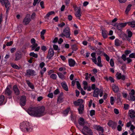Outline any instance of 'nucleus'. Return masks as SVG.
I'll list each match as a JSON object with an SVG mask.
<instances>
[{
    "label": "nucleus",
    "instance_id": "6",
    "mask_svg": "<svg viewBox=\"0 0 135 135\" xmlns=\"http://www.w3.org/2000/svg\"><path fill=\"white\" fill-rule=\"evenodd\" d=\"M45 65V63L43 62H41L39 64V67L41 69L40 72V74L41 75V78L43 77V74L46 71V68L45 67L43 68Z\"/></svg>",
    "mask_w": 135,
    "mask_h": 135
},
{
    "label": "nucleus",
    "instance_id": "48",
    "mask_svg": "<svg viewBox=\"0 0 135 135\" xmlns=\"http://www.w3.org/2000/svg\"><path fill=\"white\" fill-rule=\"evenodd\" d=\"M114 98L113 97H111L110 98V103L111 105H113L114 104Z\"/></svg>",
    "mask_w": 135,
    "mask_h": 135
},
{
    "label": "nucleus",
    "instance_id": "40",
    "mask_svg": "<svg viewBox=\"0 0 135 135\" xmlns=\"http://www.w3.org/2000/svg\"><path fill=\"white\" fill-rule=\"evenodd\" d=\"M53 46L54 49L55 50L57 51L58 52L60 51V49L58 47V46L56 45H54Z\"/></svg>",
    "mask_w": 135,
    "mask_h": 135
},
{
    "label": "nucleus",
    "instance_id": "49",
    "mask_svg": "<svg viewBox=\"0 0 135 135\" xmlns=\"http://www.w3.org/2000/svg\"><path fill=\"white\" fill-rule=\"evenodd\" d=\"M129 57L130 58H135V53H132L130 54L129 55Z\"/></svg>",
    "mask_w": 135,
    "mask_h": 135
},
{
    "label": "nucleus",
    "instance_id": "60",
    "mask_svg": "<svg viewBox=\"0 0 135 135\" xmlns=\"http://www.w3.org/2000/svg\"><path fill=\"white\" fill-rule=\"evenodd\" d=\"M16 49L15 47L12 48L10 49V52L11 53H13L15 51Z\"/></svg>",
    "mask_w": 135,
    "mask_h": 135
},
{
    "label": "nucleus",
    "instance_id": "35",
    "mask_svg": "<svg viewBox=\"0 0 135 135\" xmlns=\"http://www.w3.org/2000/svg\"><path fill=\"white\" fill-rule=\"evenodd\" d=\"M132 5L131 4H129L127 7L126 10H125V13L126 14H127L129 11L131 9V6Z\"/></svg>",
    "mask_w": 135,
    "mask_h": 135
},
{
    "label": "nucleus",
    "instance_id": "62",
    "mask_svg": "<svg viewBox=\"0 0 135 135\" xmlns=\"http://www.w3.org/2000/svg\"><path fill=\"white\" fill-rule=\"evenodd\" d=\"M109 80L111 82H113L114 83V80L113 79V78H112L111 76H109Z\"/></svg>",
    "mask_w": 135,
    "mask_h": 135
},
{
    "label": "nucleus",
    "instance_id": "16",
    "mask_svg": "<svg viewBox=\"0 0 135 135\" xmlns=\"http://www.w3.org/2000/svg\"><path fill=\"white\" fill-rule=\"evenodd\" d=\"M83 102V100L81 99L78 100L74 102L73 103L76 106L81 105Z\"/></svg>",
    "mask_w": 135,
    "mask_h": 135
},
{
    "label": "nucleus",
    "instance_id": "15",
    "mask_svg": "<svg viewBox=\"0 0 135 135\" xmlns=\"http://www.w3.org/2000/svg\"><path fill=\"white\" fill-rule=\"evenodd\" d=\"M127 24V23H119L117 26V28L118 30H121L123 28L125 27Z\"/></svg>",
    "mask_w": 135,
    "mask_h": 135
},
{
    "label": "nucleus",
    "instance_id": "39",
    "mask_svg": "<svg viewBox=\"0 0 135 135\" xmlns=\"http://www.w3.org/2000/svg\"><path fill=\"white\" fill-rule=\"evenodd\" d=\"M38 45L36 43L32 44V45L31 46V50H34L35 48Z\"/></svg>",
    "mask_w": 135,
    "mask_h": 135
},
{
    "label": "nucleus",
    "instance_id": "10",
    "mask_svg": "<svg viewBox=\"0 0 135 135\" xmlns=\"http://www.w3.org/2000/svg\"><path fill=\"white\" fill-rule=\"evenodd\" d=\"M26 97L24 95L21 97L20 99V104L21 106H25L26 103Z\"/></svg>",
    "mask_w": 135,
    "mask_h": 135
},
{
    "label": "nucleus",
    "instance_id": "14",
    "mask_svg": "<svg viewBox=\"0 0 135 135\" xmlns=\"http://www.w3.org/2000/svg\"><path fill=\"white\" fill-rule=\"evenodd\" d=\"M108 126L112 127L113 129H115L117 125V123L111 120H109L108 123Z\"/></svg>",
    "mask_w": 135,
    "mask_h": 135
},
{
    "label": "nucleus",
    "instance_id": "44",
    "mask_svg": "<svg viewBox=\"0 0 135 135\" xmlns=\"http://www.w3.org/2000/svg\"><path fill=\"white\" fill-rule=\"evenodd\" d=\"M71 119L72 121L74 122L76 121V117L75 115L71 114Z\"/></svg>",
    "mask_w": 135,
    "mask_h": 135
},
{
    "label": "nucleus",
    "instance_id": "58",
    "mask_svg": "<svg viewBox=\"0 0 135 135\" xmlns=\"http://www.w3.org/2000/svg\"><path fill=\"white\" fill-rule=\"evenodd\" d=\"M65 25V23L64 22H62L58 25V26L60 27H62Z\"/></svg>",
    "mask_w": 135,
    "mask_h": 135
},
{
    "label": "nucleus",
    "instance_id": "32",
    "mask_svg": "<svg viewBox=\"0 0 135 135\" xmlns=\"http://www.w3.org/2000/svg\"><path fill=\"white\" fill-rule=\"evenodd\" d=\"M59 78L62 80H64L65 79V76L62 73H57Z\"/></svg>",
    "mask_w": 135,
    "mask_h": 135
},
{
    "label": "nucleus",
    "instance_id": "24",
    "mask_svg": "<svg viewBox=\"0 0 135 135\" xmlns=\"http://www.w3.org/2000/svg\"><path fill=\"white\" fill-rule=\"evenodd\" d=\"M61 85L62 88L65 91H68V87L66 84V83L65 81H63L61 83Z\"/></svg>",
    "mask_w": 135,
    "mask_h": 135
},
{
    "label": "nucleus",
    "instance_id": "37",
    "mask_svg": "<svg viewBox=\"0 0 135 135\" xmlns=\"http://www.w3.org/2000/svg\"><path fill=\"white\" fill-rule=\"evenodd\" d=\"M30 56H32L35 58H37L38 57V55L37 54L35 53L34 52H31L30 53Z\"/></svg>",
    "mask_w": 135,
    "mask_h": 135
},
{
    "label": "nucleus",
    "instance_id": "64",
    "mask_svg": "<svg viewBox=\"0 0 135 135\" xmlns=\"http://www.w3.org/2000/svg\"><path fill=\"white\" fill-rule=\"evenodd\" d=\"M41 50L43 51H45L47 50V48L45 46H43L41 47Z\"/></svg>",
    "mask_w": 135,
    "mask_h": 135
},
{
    "label": "nucleus",
    "instance_id": "23",
    "mask_svg": "<svg viewBox=\"0 0 135 135\" xmlns=\"http://www.w3.org/2000/svg\"><path fill=\"white\" fill-rule=\"evenodd\" d=\"M69 65L70 67H73L75 65V62L74 60L72 59H70L68 60Z\"/></svg>",
    "mask_w": 135,
    "mask_h": 135
},
{
    "label": "nucleus",
    "instance_id": "13",
    "mask_svg": "<svg viewBox=\"0 0 135 135\" xmlns=\"http://www.w3.org/2000/svg\"><path fill=\"white\" fill-rule=\"evenodd\" d=\"M22 54L20 51H18L15 54V60L18 61L20 60L22 57Z\"/></svg>",
    "mask_w": 135,
    "mask_h": 135
},
{
    "label": "nucleus",
    "instance_id": "17",
    "mask_svg": "<svg viewBox=\"0 0 135 135\" xmlns=\"http://www.w3.org/2000/svg\"><path fill=\"white\" fill-rule=\"evenodd\" d=\"M35 72L34 70L32 69H29L27 71L26 75H35Z\"/></svg>",
    "mask_w": 135,
    "mask_h": 135
},
{
    "label": "nucleus",
    "instance_id": "7",
    "mask_svg": "<svg viewBox=\"0 0 135 135\" xmlns=\"http://www.w3.org/2000/svg\"><path fill=\"white\" fill-rule=\"evenodd\" d=\"M93 90H94L93 91V97H98L100 93V90L98 88L96 87L95 84H93Z\"/></svg>",
    "mask_w": 135,
    "mask_h": 135
},
{
    "label": "nucleus",
    "instance_id": "21",
    "mask_svg": "<svg viewBox=\"0 0 135 135\" xmlns=\"http://www.w3.org/2000/svg\"><path fill=\"white\" fill-rule=\"evenodd\" d=\"M94 128L96 129L98 131H100L101 132V133H103L104 132V129L103 127L99 126L97 125H94L93 126Z\"/></svg>",
    "mask_w": 135,
    "mask_h": 135
},
{
    "label": "nucleus",
    "instance_id": "52",
    "mask_svg": "<svg viewBox=\"0 0 135 135\" xmlns=\"http://www.w3.org/2000/svg\"><path fill=\"white\" fill-rule=\"evenodd\" d=\"M126 55L125 54H123L122 55L121 57L123 59V61H125L127 59Z\"/></svg>",
    "mask_w": 135,
    "mask_h": 135
},
{
    "label": "nucleus",
    "instance_id": "59",
    "mask_svg": "<svg viewBox=\"0 0 135 135\" xmlns=\"http://www.w3.org/2000/svg\"><path fill=\"white\" fill-rule=\"evenodd\" d=\"M135 129V127H134L133 125H131L130 127V129L132 132L134 131V129Z\"/></svg>",
    "mask_w": 135,
    "mask_h": 135
},
{
    "label": "nucleus",
    "instance_id": "22",
    "mask_svg": "<svg viewBox=\"0 0 135 135\" xmlns=\"http://www.w3.org/2000/svg\"><path fill=\"white\" fill-rule=\"evenodd\" d=\"M128 113L131 118L133 119L135 117V112L133 110H129Z\"/></svg>",
    "mask_w": 135,
    "mask_h": 135
},
{
    "label": "nucleus",
    "instance_id": "5",
    "mask_svg": "<svg viewBox=\"0 0 135 135\" xmlns=\"http://www.w3.org/2000/svg\"><path fill=\"white\" fill-rule=\"evenodd\" d=\"M98 62H97V59L95 57V53L93 52V62L95 64L97 65L98 66L101 67L103 66V64L102 63L101 57L99 56L98 57L97 59Z\"/></svg>",
    "mask_w": 135,
    "mask_h": 135
},
{
    "label": "nucleus",
    "instance_id": "47",
    "mask_svg": "<svg viewBox=\"0 0 135 135\" xmlns=\"http://www.w3.org/2000/svg\"><path fill=\"white\" fill-rule=\"evenodd\" d=\"M127 37V36L126 34H122L121 35V38H122L123 40H124L125 38Z\"/></svg>",
    "mask_w": 135,
    "mask_h": 135
},
{
    "label": "nucleus",
    "instance_id": "56",
    "mask_svg": "<svg viewBox=\"0 0 135 135\" xmlns=\"http://www.w3.org/2000/svg\"><path fill=\"white\" fill-rule=\"evenodd\" d=\"M54 73V71L52 70H50L48 73V74L49 75H51L52 73Z\"/></svg>",
    "mask_w": 135,
    "mask_h": 135
},
{
    "label": "nucleus",
    "instance_id": "18",
    "mask_svg": "<svg viewBox=\"0 0 135 135\" xmlns=\"http://www.w3.org/2000/svg\"><path fill=\"white\" fill-rule=\"evenodd\" d=\"M13 90L15 94L17 95H19L20 91L17 85H15L13 87Z\"/></svg>",
    "mask_w": 135,
    "mask_h": 135
},
{
    "label": "nucleus",
    "instance_id": "2",
    "mask_svg": "<svg viewBox=\"0 0 135 135\" xmlns=\"http://www.w3.org/2000/svg\"><path fill=\"white\" fill-rule=\"evenodd\" d=\"M32 126L31 124L27 122H23L21 123L20 128L23 132H28L31 131Z\"/></svg>",
    "mask_w": 135,
    "mask_h": 135
},
{
    "label": "nucleus",
    "instance_id": "63",
    "mask_svg": "<svg viewBox=\"0 0 135 135\" xmlns=\"http://www.w3.org/2000/svg\"><path fill=\"white\" fill-rule=\"evenodd\" d=\"M124 108L125 109H128L129 105L127 104H124Z\"/></svg>",
    "mask_w": 135,
    "mask_h": 135
},
{
    "label": "nucleus",
    "instance_id": "34",
    "mask_svg": "<svg viewBox=\"0 0 135 135\" xmlns=\"http://www.w3.org/2000/svg\"><path fill=\"white\" fill-rule=\"evenodd\" d=\"M70 110V108H68L65 110L63 111V113L64 115L66 116L68 114Z\"/></svg>",
    "mask_w": 135,
    "mask_h": 135
},
{
    "label": "nucleus",
    "instance_id": "1",
    "mask_svg": "<svg viewBox=\"0 0 135 135\" xmlns=\"http://www.w3.org/2000/svg\"><path fill=\"white\" fill-rule=\"evenodd\" d=\"M45 109L44 108L38 109L36 107H30L28 108L27 112L30 115L36 117H40L45 114Z\"/></svg>",
    "mask_w": 135,
    "mask_h": 135
},
{
    "label": "nucleus",
    "instance_id": "11",
    "mask_svg": "<svg viewBox=\"0 0 135 135\" xmlns=\"http://www.w3.org/2000/svg\"><path fill=\"white\" fill-rule=\"evenodd\" d=\"M78 122L79 124L81 126H83V127L86 125L88 123L86 122L84 120V119L82 117H80L78 120Z\"/></svg>",
    "mask_w": 135,
    "mask_h": 135
},
{
    "label": "nucleus",
    "instance_id": "9",
    "mask_svg": "<svg viewBox=\"0 0 135 135\" xmlns=\"http://www.w3.org/2000/svg\"><path fill=\"white\" fill-rule=\"evenodd\" d=\"M12 92L10 90L8 86H7L5 90V94L7 96H8V98L11 99L12 98Z\"/></svg>",
    "mask_w": 135,
    "mask_h": 135
},
{
    "label": "nucleus",
    "instance_id": "45",
    "mask_svg": "<svg viewBox=\"0 0 135 135\" xmlns=\"http://www.w3.org/2000/svg\"><path fill=\"white\" fill-rule=\"evenodd\" d=\"M11 66H12L13 68L17 69H19L20 68L18 66L15 64H11Z\"/></svg>",
    "mask_w": 135,
    "mask_h": 135
},
{
    "label": "nucleus",
    "instance_id": "55",
    "mask_svg": "<svg viewBox=\"0 0 135 135\" xmlns=\"http://www.w3.org/2000/svg\"><path fill=\"white\" fill-rule=\"evenodd\" d=\"M13 44V42L12 41H10L7 42L6 44V45L7 46H9L12 45Z\"/></svg>",
    "mask_w": 135,
    "mask_h": 135
},
{
    "label": "nucleus",
    "instance_id": "53",
    "mask_svg": "<svg viewBox=\"0 0 135 135\" xmlns=\"http://www.w3.org/2000/svg\"><path fill=\"white\" fill-rule=\"evenodd\" d=\"M131 52V51L130 50H126L124 52L125 55H128Z\"/></svg>",
    "mask_w": 135,
    "mask_h": 135
},
{
    "label": "nucleus",
    "instance_id": "54",
    "mask_svg": "<svg viewBox=\"0 0 135 135\" xmlns=\"http://www.w3.org/2000/svg\"><path fill=\"white\" fill-rule=\"evenodd\" d=\"M130 98L131 100L132 101L135 100V97L133 95H130Z\"/></svg>",
    "mask_w": 135,
    "mask_h": 135
},
{
    "label": "nucleus",
    "instance_id": "36",
    "mask_svg": "<svg viewBox=\"0 0 135 135\" xmlns=\"http://www.w3.org/2000/svg\"><path fill=\"white\" fill-rule=\"evenodd\" d=\"M128 23L129 25H130L131 27L133 28L135 27V21L129 22Z\"/></svg>",
    "mask_w": 135,
    "mask_h": 135
},
{
    "label": "nucleus",
    "instance_id": "12",
    "mask_svg": "<svg viewBox=\"0 0 135 135\" xmlns=\"http://www.w3.org/2000/svg\"><path fill=\"white\" fill-rule=\"evenodd\" d=\"M54 52L53 49L52 48H50L48 52V55L47 56V58L49 60L50 59L51 57L54 55Z\"/></svg>",
    "mask_w": 135,
    "mask_h": 135
},
{
    "label": "nucleus",
    "instance_id": "3",
    "mask_svg": "<svg viewBox=\"0 0 135 135\" xmlns=\"http://www.w3.org/2000/svg\"><path fill=\"white\" fill-rule=\"evenodd\" d=\"M71 32L69 28L66 27H65L63 30V31L60 35L59 36L62 37H65L66 38L70 39L71 38L70 36Z\"/></svg>",
    "mask_w": 135,
    "mask_h": 135
},
{
    "label": "nucleus",
    "instance_id": "25",
    "mask_svg": "<svg viewBox=\"0 0 135 135\" xmlns=\"http://www.w3.org/2000/svg\"><path fill=\"white\" fill-rule=\"evenodd\" d=\"M116 76L118 79H121L122 80H124L125 79V77L124 75H122L120 73H119L118 72L117 73L116 75Z\"/></svg>",
    "mask_w": 135,
    "mask_h": 135
},
{
    "label": "nucleus",
    "instance_id": "43",
    "mask_svg": "<svg viewBox=\"0 0 135 135\" xmlns=\"http://www.w3.org/2000/svg\"><path fill=\"white\" fill-rule=\"evenodd\" d=\"M104 56L105 57V59L107 61H109L110 60V58L107 55L106 53H104L103 54Z\"/></svg>",
    "mask_w": 135,
    "mask_h": 135
},
{
    "label": "nucleus",
    "instance_id": "61",
    "mask_svg": "<svg viewBox=\"0 0 135 135\" xmlns=\"http://www.w3.org/2000/svg\"><path fill=\"white\" fill-rule=\"evenodd\" d=\"M114 113L116 114H118L119 113L118 110L117 109L115 108L114 110Z\"/></svg>",
    "mask_w": 135,
    "mask_h": 135
},
{
    "label": "nucleus",
    "instance_id": "19",
    "mask_svg": "<svg viewBox=\"0 0 135 135\" xmlns=\"http://www.w3.org/2000/svg\"><path fill=\"white\" fill-rule=\"evenodd\" d=\"M5 1L4 5L7 9L6 13H7L8 12V10L10 9V5L8 0H5Z\"/></svg>",
    "mask_w": 135,
    "mask_h": 135
},
{
    "label": "nucleus",
    "instance_id": "31",
    "mask_svg": "<svg viewBox=\"0 0 135 135\" xmlns=\"http://www.w3.org/2000/svg\"><path fill=\"white\" fill-rule=\"evenodd\" d=\"M112 89L115 93L118 92L119 91V89L118 87L115 85H112Z\"/></svg>",
    "mask_w": 135,
    "mask_h": 135
},
{
    "label": "nucleus",
    "instance_id": "38",
    "mask_svg": "<svg viewBox=\"0 0 135 135\" xmlns=\"http://www.w3.org/2000/svg\"><path fill=\"white\" fill-rule=\"evenodd\" d=\"M57 76L56 74H52L50 75V78L54 80H56L57 78Z\"/></svg>",
    "mask_w": 135,
    "mask_h": 135
},
{
    "label": "nucleus",
    "instance_id": "28",
    "mask_svg": "<svg viewBox=\"0 0 135 135\" xmlns=\"http://www.w3.org/2000/svg\"><path fill=\"white\" fill-rule=\"evenodd\" d=\"M122 43V41L118 39H116L115 40V45L117 46H120Z\"/></svg>",
    "mask_w": 135,
    "mask_h": 135
},
{
    "label": "nucleus",
    "instance_id": "4",
    "mask_svg": "<svg viewBox=\"0 0 135 135\" xmlns=\"http://www.w3.org/2000/svg\"><path fill=\"white\" fill-rule=\"evenodd\" d=\"M90 124L89 123L83 127L81 130L82 133L85 135H93L92 130L90 128Z\"/></svg>",
    "mask_w": 135,
    "mask_h": 135
},
{
    "label": "nucleus",
    "instance_id": "50",
    "mask_svg": "<svg viewBox=\"0 0 135 135\" xmlns=\"http://www.w3.org/2000/svg\"><path fill=\"white\" fill-rule=\"evenodd\" d=\"M90 74L89 75L88 73H86L85 74V79L87 80H89L90 78Z\"/></svg>",
    "mask_w": 135,
    "mask_h": 135
},
{
    "label": "nucleus",
    "instance_id": "46",
    "mask_svg": "<svg viewBox=\"0 0 135 135\" xmlns=\"http://www.w3.org/2000/svg\"><path fill=\"white\" fill-rule=\"evenodd\" d=\"M128 36L129 37H131L132 35V32L130 31L127 30Z\"/></svg>",
    "mask_w": 135,
    "mask_h": 135
},
{
    "label": "nucleus",
    "instance_id": "8",
    "mask_svg": "<svg viewBox=\"0 0 135 135\" xmlns=\"http://www.w3.org/2000/svg\"><path fill=\"white\" fill-rule=\"evenodd\" d=\"M31 21L30 15L29 14H27L23 20V23L24 25H26L28 24Z\"/></svg>",
    "mask_w": 135,
    "mask_h": 135
},
{
    "label": "nucleus",
    "instance_id": "51",
    "mask_svg": "<svg viewBox=\"0 0 135 135\" xmlns=\"http://www.w3.org/2000/svg\"><path fill=\"white\" fill-rule=\"evenodd\" d=\"M110 65L111 66L113 67L114 66V63L113 59H111L110 60Z\"/></svg>",
    "mask_w": 135,
    "mask_h": 135
},
{
    "label": "nucleus",
    "instance_id": "42",
    "mask_svg": "<svg viewBox=\"0 0 135 135\" xmlns=\"http://www.w3.org/2000/svg\"><path fill=\"white\" fill-rule=\"evenodd\" d=\"M76 83L77 85V88L79 90L82 88L81 87V85L79 82L78 81H76Z\"/></svg>",
    "mask_w": 135,
    "mask_h": 135
},
{
    "label": "nucleus",
    "instance_id": "20",
    "mask_svg": "<svg viewBox=\"0 0 135 135\" xmlns=\"http://www.w3.org/2000/svg\"><path fill=\"white\" fill-rule=\"evenodd\" d=\"M5 97L3 95L0 96V105L4 104L6 103V101L4 99Z\"/></svg>",
    "mask_w": 135,
    "mask_h": 135
},
{
    "label": "nucleus",
    "instance_id": "33",
    "mask_svg": "<svg viewBox=\"0 0 135 135\" xmlns=\"http://www.w3.org/2000/svg\"><path fill=\"white\" fill-rule=\"evenodd\" d=\"M63 101L62 94H61L58 97L57 99V103H60Z\"/></svg>",
    "mask_w": 135,
    "mask_h": 135
},
{
    "label": "nucleus",
    "instance_id": "29",
    "mask_svg": "<svg viewBox=\"0 0 135 135\" xmlns=\"http://www.w3.org/2000/svg\"><path fill=\"white\" fill-rule=\"evenodd\" d=\"M55 14V12L54 11H51L48 12L46 15L45 16L44 18L45 19H48L50 16L51 15L53 14Z\"/></svg>",
    "mask_w": 135,
    "mask_h": 135
},
{
    "label": "nucleus",
    "instance_id": "26",
    "mask_svg": "<svg viewBox=\"0 0 135 135\" xmlns=\"http://www.w3.org/2000/svg\"><path fill=\"white\" fill-rule=\"evenodd\" d=\"M81 9L79 8L76 11L75 13V16L77 18L79 19H80L81 14H80Z\"/></svg>",
    "mask_w": 135,
    "mask_h": 135
},
{
    "label": "nucleus",
    "instance_id": "57",
    "mask_svg": "<svg viewBox=\"0 0 135 135\" xmlns=\"http://www.w3.org/2000/svg\"><path fill=\"white\" fill-rule=\"evenodd\" d=\"M59 92L58 89H57L55 90L54 92V94L55 95H57L59 94Z\"/></svg>",
    "mask_w": 135,
    "mask_h": 135
},
{
    "label": "nucleus",
    "instance_id": "41",
    "mask_svg": "<svg viewBox=\"0 0 135 135\" xmlns=\"http://www.w3.org/2000/svg\"><path fill=\"white\" fill-rule=\"evenodd\" d=\"M71 48L74 51H76L78 49L77 45L75 44L73 45L72 46Z\"/></svg>",
    "mask_w": 135,
    "mask_h": 135
},
{
    "label": "nucleus",
    "instance_id": "30",
    "mask_svg": "<svg viewBox=\"0 0 135 135\" xmlns=\"http://www.w3.org/2000/svg\"><path fill=\"white\" fill-rule=\"evenodd\" d=\"M84 105H83L79 106L78 109L79 113L81 114H83L84 111Z\"/></svg>",
    "mask_w": 135,
    "mask_h": 135
},
{
    "label": "nucleus",
    "instance_id": "27",
    "mask_svg": "<svg viewBox=\"0 0 135 135\" xmlns=\"http://www.w3.org/2000/svg\"><path fill=\"white\" fill-rule=\"evenodd\" d=\"M108 32L105 30L103 29L102 31V35L104 38L105 39L107 37Z\"/></svg>",
    "mask_w": 135,
    "mask_h": 135
}]
</instances>
